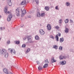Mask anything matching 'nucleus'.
I'll use <instances>...</instances> for the list:
<instances>
[{
	"instance_id": "1",
	"label": "nucleus",
	"mask_w": 74,
	"mask_h": 74,
	"mask_svg": "<svg viewBox=\"0 0 74 74\" xmlns=\"http://www.w3.org/2000/svg\"><path fill=\"white\" fill-rule=\"evenodd\" d=\"M27 39L29 43H31L32 42V38H31V37L30 36H25L24 38H23V40H26V39Z\"/></svg>"
},
{
	"instance_id": "2",
	"label": "nucleus",
	"mask_w": 74,
	"mask_h": 74,
	"mask_svg": "<svg viewBox=\"0 0 74 74\" xmlns=\"http://www.w3.org/2000/svg\"><path fill=\"white\" fill-rule=\"evenodd\" d=\"M29 3V0H23L21 2V5H26V3Z\"/></svg>"
},
{
	"instance_id": "3",
	"label": "nucleus",
	"mask_w": 74,
	"mask_h": 74,
	"mask_svg": "<svg viewBox=\"0 0 74 74\" xmlns=\"http://www.w3.org/2000/svg\"><path fill=\"white\" fill-rule=\"evenodd\" d=\"M12 18V14H10L8 16V17L7 18V21L8 22H10L11 20V18Z\"/></svg>"
},
{
	"instance_id": "4",
	"label": "nucleus",
	"mask_w": 74,
	"mask_h": 74,
	"mask_svg": "<svg viewBox=\"0 0 74 74\" xmlns=\"http://www.w3.org/2000/svg\"><path fill=\"white\" fill-rule=\"evenodd\" d=\"M8 51H9L11 53H12V52H13L14 54H15L16 52L15 50L9 49H8Z\"/></svg>"
},
{
	"instance_id": "5",
	"label": "nucleus",
	"mask_w": 74,
	"mask_h": 74,
	"mask_svg": "<svg viewBox=\"0 0 74 74\" xmlns=\"http://www.w3.org/2000/svg\"><path fill=\"white\" fill-rule=\"evenodd\" d=\"M39 33L40 34L42 35H44V34L45 33V32L42 29H40V30Z\"/></svg>"
},
{
	"instance_id": "6",
	"label": "nucleus",
	"mask_w": 74,
	"mask_h": 74,
	"mask_svg": "<svg viewBox=\"0 0 74 74\" xmlns=\"http://www.w3.org/2000/svg\"><path fill=\"white\" fill-rule=\"evenodd\" d=\"M16 12L17 15V16H19V10L18 8H17L16 10Z\"/></svg>"
},
{
	"instance_id": "7",
	"label": "nucleus",
	"mask_w": 74,
	"mask_h": 74,
	"mask_svg": "<svg viewBox=\"0 0 74 74\" xmlns=\"http://www.w3.org/2000/svg\"><path fill=\"white\" fill-rule=\"evenodd\" d=\"M7 51H6L5 49H3L2 50L1 53L3 55H4L6 53H7Z\"/></svg>"
},
{
	"instance_id": "8",
	"label": "nucleus",
	"mask_w": 74,
	"mask_h": 74,
	"mask_svg": "<svg viewBox=\"0 0 74 74\" xmlns=\"http://www.w3.org/2000/svg\"><path fill=\"white\" fill-rule=\"evenodd\" d=\"M7 2L8 4L9 5V6H11L12 5V2H11V0H8Z\"/></svg>"
},
{
	"instance_id": "9",
	"label": "nucleus",
	"mask_w": 74,
	"mask_h": 74,
	"mask_svg": "<svg viewBox=\"0 0 74 74\" xmlns=\"http://www.w3.org/2000/svg\"><path fill=\"white\" fill-rule=\"evenodd\" d=\"M3 71L6 74H8V69L6 68H5L3 69Z\"/></svg>"
},
{
	"instance_id": "10",
	"label": "nucleus",
	"mask_w": 74,
	"mask_h": 74,
	"mask_svg": "<svg viewBox=\"0 0 74 74\" xmlns=\"http://www.w3.org/2000/svg\"><path fill=\"white\" fill-rule=\"evenodd\" d=\"M47 28L48 30H51V25L50 24H48L47 26Z\"/></svg>"
},
{
	"instance_id": "11",
	"label": "nucleus",
	"mask_w": 74,
	"mask_h": 74,
	"mask_svg": "<svg viewBox=\"0 0 74 74\" xmlns=\"http://www.w3.org/2000/svg\"><path fill=\"white\" fill-rule=\"evenodd\" d=\"M66 64V62L65 61H64L61 62L60 64H61V65H64Z\"/></svg>"
},
{
	"instance_id": "12",
	"label": "nucleus",
	"mask_w": 74,
	"mask_h": 74,
	"mask_svg": "<svg viewBox=\"0 0 74 74\" xmlns=\"http://www.w3.org/2000/svg\"><path fill=\"white\" fill-rule=\"evenodd\" d=\"M22 14H23V15H25V14L26 13V11L25 9H24L23 10H22Z\"/></svg>"
},
{
	"instance_id": "13",
	"label": "nucleus",
	"mask_w": 74,
	"mask_h": 74,
	"mask_svg": "<svg viewBox=\"0 0 74 74\" xmlns=\"http://www.w3.org/2000/svg\"><path fill=\"white\" fill-rule=\"evenodd\" d=\"M69 29L68 28L66 27L65 28V32L66 33H69Z\"/></svg>"
},
{
	"instance_id": "14",
	"label": "nucleus",
	"mask_w": 74,
	"mask_h": 74,
	"mask_svg": "<svg viewBox=\"0 0 74 74\" xmlns=\"http://www.w3.org/2000/svg\"><path fill=\"white\" fill-rule=\"evenodd\" d=\"M45 9L46 11H49V6H46L45 7Z\"/></svg>"
},
{
	"instance_id": "15",
	"label": "nucleus",
	"mask_w": 74,
	"mask_h": 74,
	"mask_svg": "<svg viewBox=\"0 0 74 74\" xmlns=\"http://www.w3.org/2000/svg\"><path fill=\"white\" fill-rule=\"evenodd\" d=\"M60 42H63V41H64V39L63 38H60Z\"/></svg>"
},
{
	"instance_id": "16",
	"label": "nucleus",
	"mask_w": 74,
	"mask_h": 74,
	"mask_svg": "<svg viewBox=\"0 0 74 74\" xmlns=\"http://www.w3.org/2000/svg\"><path fill=\"white\" fill-rule=\"evenodd\" d=\"M14 42L16 44H19L20 43L19 41H15Z\"/></svg>"
},
{
	"instance_id": "17",
	"label": "nucleus",
	"mask_w": 74,
	"mask_h": 74,
	"mask_svg": "<svg viewBox=\"0 0 74 74\" xmlns=\"http://www.w3.org/2000/svg\"><path fill=\"white\" fill-rule=\"evenodd\" d=\"M38 68L39 70H42V66H39Z\"/></svg>"
},
{
	"instance_id": "18",
	"label": "nucleus",
	"mask_w": 74,
	"mask_h": 74,
	"mask_svg": "<svg viewBox=\"0 0 74 74\" xmlns=\"http://www.w3.org/2000/svg\"><path fill=\"white\" fill-rule=\"evenodd\" d=\"M66 5L67 7H69L70 5V3L69 2H66Z\"/></svg>"
},
{
	"instance_id": "19",
	"label": "nucleus",
	"mask_w": 74,
	"mask_h": 74,
	"mask_svg": "<svg viewBox=\"0 0 74 74\" xmlns=\"http://www.w3.org/2000/svg\"><path fill=\"white\" fill-rule=\"evenodd\" d=\"M56 39L57 41H59V37H58V35H56L55 36Z\"/></svg>"
},
{
	"instance_id": "20",
	"label": "nucleus",
	"mask_w": 74,
	"mask_h": 74,
	"mask_svg": "<svg viewBox=\"0 0 74 74\" xmlns=\"http://www.w3.org/2000/svg\"><path fill=\"white\" fill-rule=\"evenodd\" d=\"M35 38L36 40H38L40 38H39V36H36Z\"/></svg>"
},
{
	"instance_id": "21",
	"label": "nucleus",
	"mask_w": 74,
	"mask_h": 74,
	"mask_svg": "<svg viewBox=\"0 0 74 74\" xmlns=\"http://www.w3.org/2000/svg\"><path fill=\"white\" fill-rule=\"evenodd\" d=\"M69 20L68 19H66V20H65V23H67L68 22H69Z\"/></svg>"
},
{
	"instance_id": "22",
	"label": "nucleus",
	"mask_w": 74,
	"mask_h": 74,
	"mask_svg": "<svg viewBox=\"0 0 74 74\" xmlns=\"http://www.w3.org/2000/svg\"><path fill=\"white\" fill-rule=\"evenodd\" d=\"M4 55H5V58H8V53Z\"/></svg>"
},
{
	"instance_id": "23",
	"label": "nucleus",
	"mask_w": 74,
	"mask_h": 74,
	"mask_svg": "<svg viewBox=\"0 0 74 74\" xmlns=\"http://www.w3.org/2000/svg\"><path fill=\"white\" fill-rule=\"evenodd\" d=\"M48 64H45L43 66V68H46L47 67H48Z\"/></svg>"
},
{
	"instance_id": "24",
	"label": "nucleus",
	"mask_w": 74,
	"mask_h": 74,
	"mask_svg": "<svg viewBox=\"0 0 74 74\" xmlns=\"http://www.w3.org/2000/svg\"><path fill=\"white\" fill-rule=\"evenodd\" d=\"M7 11H8V10H7V8H6L4 10V12H5V13L6 14H7Z\"/></svg>"
},
{
	"instance_id": "25",
	"label": "nucleus",
	"mask_w": 74,
	"mask_h": 74,
	"mask_svg": "<svg viewBox=\"0 0 74 74\" xmlns=\"http://www.w3.org/2000/svg\"><path fill=\"white\" fill-rule=\"evenodd\" d=\"M37 16H38V17H40V12H39L37 13Z\"/></svg>"
},
{
	"instance_id": "26",
	"label": "nucleus",
	"mask_w": 74,
	"mask_h": 74,
	"mask_svg": "<svg viewBox=\"0 0 74 74\" xmlns=\"http://www.w3.org/2000/svg\"><path fill=\"white\" fill-rule=\"evenodd\" d=\"M51 60L53 63V62H56V60H55V59H54V58H52Z\"/></svg>"
},
{
	"instance_id": "27",
	"label": "nucleus",
	"mask_w": 74,
	"mask_h": 74,
	"mask_svg": "<svg viewBox=\"0 0 74 74\" xmlns=\"http://www.w3.org/2000/svg\"><path fill=\"white\" fill-rule=\"evenodd\" d=\"M53 48H55V49H58V46L57 45H54L53 46Z\"/></svg>"
},
{
	"instance_id": "28",
	"label": "nucleus",
	"mask_w": 74,
	"mask_h": 74,
	"mask_svg": "<svg viewBox=\"0 0 74 74\" xmlns=\"http://www.w3.org/2000/svg\"><path fill=\"white\" fill-rule=\"evenodd\" d=\"M50 37L52 39H54V38H55V37H54L52 35L50 36Z\"/></svg>"
},
{
	"instance_id": "29",
	"label": "nucleus",
	"mask_w": 74,
	"mask_h": 74,
	"mask_svg": "<svg viewBox=\"0 0 74 74\" xmlns=\"http://www.w3.org/2000/svg\"><path fill=\"white\" fill-rule=\"evenodd\" d=\"M30 49L28 48V49L27 50L26 52H27V53H29V52H30Z\"/></svg>"
},
{
	"instance_id": "30",
	"label": "nucleus",
	"mask_w": 74,
	"mask_h": 74,
	"mask_svg": "<svg viewBox=\"0 0 74 74\" xmlns=\"http://www.w3.org/2000/svg\"><path fill=\"white\" fill-rule=\"evenodd\" d=\"M35 1L37 4H39V1L38 0H35Z\"/></svg>"
},
{
	"instance_id": "31",
	"label": "nucleus",
	"mask_w": 74,
	"mask_h": 74,
	"mask_svg": "<svg viewBox=\"0 0 74 74\" xmlns=\"http://www.w3.org/2000/svg\"><path fill=\"white\" fill-rule=\"evenodd\" d=\"M59 49L61 50V51H62V49H63V47L62 46H60L59 47Z\"/></svg>"
},
{
	"instance_id": "32",
	"label": "nucleus",
	"mask_w": 74,
	"mask_h": 74,
	"mask_svg": "<svg viewBox=\"0 0 74 74\" xmlns=\"http://www.w3.org/2000/svg\"><path fill=\"white\" fill-rule=\"evenodd\" d=\"M62 56H60L59 58H60V60H62V59H63V57H62Z\"/></svg>"
},
{
	"instance_id": "33",
	"label": "nucleus",
	"mask_w": 74,
	"mask_h": 74,
	"mask_svg": "<svg viewBox=\"0 0 74 74\" xmlns=\"http://www.w3.org/2000/svg\"><path fill=\"white\" fill-rule=\"evenodd\" d=\"M45 15V13H42L41 14V16L42 17L44 16V15Z\"/></svg>"
},
{
	"instance_id": "34",
	"label": "nucleus",
	"mask_w": 74,
	"mask_h": 74,
	"mask_svg": "<svg viewBox=\"0 0 74 74\" xmlns=\"http://www.w3.org/2000/svg\"><path fill=\"white\" fill-rule=\"evenodd\" d=\"M59 23H60L61 24L62 23V19H60L59 21Z\"/></svg>"
},
{
	"instance_id": "35",
	"label": "nucleus",
	"mask_w": 74,
	"mask_h": 74,
	"mask_svg": "<svg viewBox=\"0 0 74 74\" xmlns=\"http://www.w3.org/2000/svg\"><path fill=\"white\" fill-rule=\"evenodd\" d=\"M58 36H59V37H60V36H61V34H60V33L59 32L58 34Z\"/></svg>"
},
{
	"instance_id": "36",
	"label": "nucleus",
	"mask_w": 74,
	"mask_h": 74,
	"mask_svg": "<svg viewBox=\"0 0 74 74\" xmlns=\"http://www.w3.org/2000/svg\"><path fill=\"white\" fill-rule=\"evenodd\" d=\"M62 57L63 58V59H66L67 58V57L65 56H63Z\"/></svg>"
},
{
	"instance_id": "37",
	"label": "nucleus",
	"mask_w": 74,
	"mask_h": 74,
	"mask_svg": "<svg viewBox=\"0 0 74 74\" xmlns=\"http://www.w3.org/2000/svg\"><path fill=\"white\" fill-rule=\"evenodd\" d=\"M7 44H10V40H8L7 42Z\"/></svg>"
},
{
	"instance_id": "38",
	"label": "nucleus",
	"mask_w": 74,
	"mask_h": 74,
	"mask_svg": "<svg viewBox=\"0 0 74 74\" xmlns=\"http://www.w3.org/2000/svg\"><path fill=\"white\" fill-rule=\"evenodd\" d=\"M70 52H74V50H73L71 49H70Z\"/></svg>"
},
{
	"instance_id": "39",
	"label": "nucleus",
	"mask_w": 74,
	"mask_h": 74,
	"mask_svg": "<svg viewBox=\"0 0 74 74\" xmlns=\"http://www.w3.org/2000/svg\"><path fill=\"white\" fill-rule=\"evenodd\" d=\"M25 47H26V45L25 44H23L22 45V47L23 48H25Z\"/></svg>"
},
{
	"instance_id": "40",
	"label": "nucleus",
	"mask_w": 74,
	"mask_h": 74,
	"mask_svg": "<svg viewBox=\"0 0 74 74\" xmlns=\"http://www.w3.org/2000/svg\"><path fill=\"white\" fill-rule=\"evenodd\" d=\"M55 9L56 10H58V6H57L55 7Z\"/></svg>"
},
{
	"instance_id": "41",
	"label": "nucleus",
	"mask_w": 74,
	"mask_h": 74,
	"mask_svg": "<svg viewBox=\"0 0 74 74\" xmlns=\"http://www.w3.org/2000/svg\"><path fill=\"white\" fill-rule=\"evenodd\" d=\"M36 63H37V64L38 65L40 64V62L38 61H36Z\"/></svg>"
},
{
	"instance_id": "42",
	"label": "nucleus",
	"mask_w": 74,
	"mask_h": 74,
	"mask_svg": "<svg viewBox=\"0 0 74 74\" xmlns=\"http://www.w3.org/2000/svg\"><path fill=\"white\" fill-rule=\"evenodd\" d=\"M55 28H56V29H59V27L57 26Z\"/></svg>"
},
{
	"instance_id": "43",
	"label": "nucleus",
	"mask_w": 74,
	"mask_h": 74,
	"mask_svg": "<svg viewBox=\"0 0 74 74\" xmlns=\"http://www.w3.org/2000/svg\"><path fill=\"white\" fill-rule=\"evenodd\" d=\"M46 62L47 63H49V62L48 61V60H46Z\"/></svg>"
},
{
	"instance_id": "44",
	"label": "nucleus",
	"mask_w": 74,
	"mask_h": 74,
	"mask_svg": "<svg viewBox=\"0 0 74 74\" xmlns=\"http://www.w3.org/2000/svg\"><path fill=\"white\" fill-rule=\"evenodd\" d=\"M7 74H12V73L11 72H8V73Z\"/></svg>"
},
{
	"instance_id": "45",
	"label": "nucleus",
	"mask_w": 74,
	"mask_h": 74,
	"mask_svg": "<svg viewBox=\"0 0 74 74\" xmlns=\"http://www.w3.org/2000/svg\"><path fill=\"white\" fill-rule=\"evenodd\" d=\"M0 29H1V30H3V27H0Z\"/></svg>"
},
{
	"instance_id": "46",
	"label": "nucleus",
	"mask_w": 74,
	"mask_h": 74,
	"mask_svg": "<svg viewBox=\"0 0 74 74\" xmlns=\"http://www.w3.org/2000/svg\"><path fill=\"white\" fill-rule=\"evenodd\" d=\"M70 23H73V21H72L71 20H70Z\"/></svg>"
},
{
	"instance_id": "47",
	"label": "nucleus",
	"mask_w": 74,
	"mask_h": 74,
	"mask_svg": "<svg viewBox=\"0 0 74 74\" xmlns=\"http://www.w3.org/2000/svg\"><path fill=\"white\" fill-rule=\"evenodd\" d=\"M1 52H2V50H1L0 49V53H1Z\"/></svg>"
},
{
	"instance_id": "48",
	"label": "nucleus",
	"mask_w": 74,
	"mask_h": 74,
	"mask_svg": "<svg viewBox=\"0 0 74 74\" xmlns=\"http://www.w3.org/2000/svg\"><path fill=\"white\" fill-rule=\"evenodd\" d=\"M5 29V27H3V30H4Z\"/></svg>"
},
{
	"instance_id": "49",
	"label": "nucleus",
	"mask_w": 74,
	"mask_h": 74,
	"mask_svg": "<svg viewBox=\"0 0 74 74\" xmlns=\"http://www.w3.org/2000/svg\"><path fill=\"white\" fill-rule=\"evenodd\" d=\"M10 12L9 11H8V14H10Z\"/></svg>"
},
{
	"instance_id": "50",
	"label": "nucleus",
	"mask_w": 74,
	"mask_h": 74,
	"mask_svg": "<svg viewBox=\"0 0 74 74\" xmlns=\"http://www.w3.org/2000/svg\"><path fill=\"white\" fill-rule=\"evenodd\" d=\"M23 14H22V15H21V16L22 17L23 16Z\"/></svg>"
},
{
	"instance_id": "51",
	"label": "nucleus",
	"mask_w": 74,
	"mask_h": 74,
	"mask_svg": "<svg viewBox=\"0 0 74 74\" xmlns=\"http://www.w3.org/2000/svg\"><path fill=\"white\" fill-rule=\"evenodd\" d=\"M0 18H1V16L0 15Z\"/></svg>"
},
{
	"instance_id": "52",
	"label": "nucleus",
	"mask_w": 74,
	"mask_h": 74,
	"mask_svg": "<svg viewBox=\"0 0 74 74\" xmlns=\"http://www.w3.org/2000/svg\"><path fill=\"white\" fill-rule=\"evenodd\" d=\"M29 18H31V16H29Z\"/></svg>"
},
{
	"instance_id": "53",
	"label": "nucleus",
	"mask_w": 74,
	"mask_h": 74,
	"mask_svg": "<svg viewBox=\"0 0 74 74\" xmlns=\"http://www.w3.org/2000/svg\"><path fill=\"white\" fill-rule=\"evenodd\" d=\"M31 13H32L31 12H31H30V14H31Z\"/></svg>"
},
{
	"instance_id": "54",
	"label": "nucleus",
	"mask_w": 74,
	"mask_h": 74,
	"mask_svg": "<svg viewBox=\"0 0 74 74\" xmlns=\"http://www.w3.org/2000/svg\"><path fill=\"white\" fill-rule=\"evenodd\" d=\"M1 40V38H0V40Z\"/></svg>"
},
{
	"instance_id": "55",
	"label": "nucleus",
	"mask_w": 74,
	"mask_h": 74,
	"mask_svg": "<svg viewBox=\"0 0 74 74\" xmlns=\"http://www.w3.org/2000/svg\"><path fill=\"white\" fill-rule=\"evenodd\" d=\"M33 1H34V0H33Z\"/></svg>"
},
{
	"instance_id": "56",
	"label": "nucleus",
	"mask_w": 74,
	"mask_h": 74,
	"mask_svg": "<svg viewBox=\"0 0 74 74\" xmlns=\"http://www.w3.org/2000/svg\"><path fill=\"white\" fill-rule=\"evenodd\" d=\"M22 9H21V11H22Z\"/></svg>"
},
{
	"instance_id": "57",
	"label": "nucleus",
	"mask_w": 74,
	"mask_h": 74,
	"mask_svg": "<svg viewBox=\"0 0 74 74\" xmlns=\"http://www.w3.org/2000/svg\"><path fill=\"white\" fill-rule=\"evenodd\" d=\"M21 27H23L21 26Z\"/></svg>"
}]
</instances>
